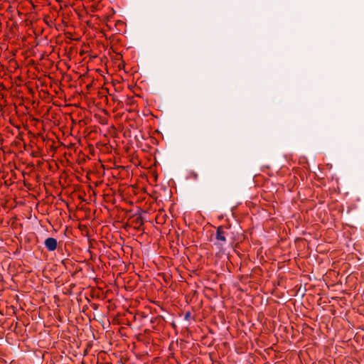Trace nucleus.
<instances>
[{
    "label": "nucleus",
    "instance_id": "nucleus-2",
    "mask_svg": "<svg viewBox=\"0 0 364 364\" xmlns=\"http://www.w3.org/2000/svg\"><path fill=\"white\" fill-rule=\"evenodd\" d=\"M44 245L48 251L53 252L56 250L58 242L55 238L48 237L44 242Z\"/></svg>",
    "mask_w": 364,
    "mask_h": 364
},
{
    "label": "nucleus",
    "instance_id": "nucleus-4",
    "mask_svg": "<svg viewBox=\"0 0 364 364\" xmlns=\"http://www.w3.org/2000/svg\"><path fill=\"white\" fill-rule=\"evenodd\" d=\"M191 314L190 311H187L186 312L185 315H184V318L186 320H189V318H191Z\"/></svg>",
    "mask_w": 364,
    "mask_h": 364
},
{
    "label": "nucleus",
    "instance_id": "nucleus-1",
    "mask_svg": "<svg viewBox=\"0 0 364 364\" xmlns=\"http://www.w3.org/2000/svg\"><path fill=\"white\" fill-rule=\"evenodd\" d=\"M228 228L225 226L220 225L218 227L215 234V239L218 241V245L223 246L227 241Z\"/></svg>",
    "mask_w": 364,
    "mask_h": 364
},
{
    "label": "nucleus",
    "instance_id": "nucleus-3",
    "mask_svg": "<svg viewBox=\"0 0 364 364\" xmlns=\"http://www.w3.org/2000/svg\"><path fill=\"white\" fill-rule=\"evenodd\" d=\"M134 223L136 225H138L137 229L139 230L140 227L144 225V221H143L141 216L136 217L134 220Z\"/></svg>",
    "mask_w": 364,
    "mask_h": 364
}]
</instances>
